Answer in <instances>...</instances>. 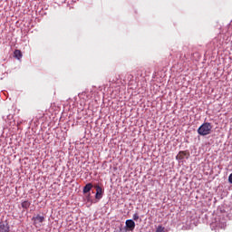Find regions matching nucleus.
<instances>
[{
    "instance_id": "4",
    "label": "nucleus",
    "mask_w": 232,
    "mask_h": 232,
    "mask_svg": "<svg viewBox=\"0 0 232 232\" xmlns=\"http://www.w3.org/2000/svg\"><path fill=\"white\" fill-rule=\"evenodd\" d=\"M0 232H10V227L6 221L0 222Z\"/></svg>"
},
{
    "instance_id": "6",
    "label": "nucleus",
    "mask_w": 232,
    "mask_h": 232,
    "mask_svg": "<svg viewBox=\"0 0 232 232\" xmlns=\"http://www.w3.org/2000/svg\"><path fill=\"white\" fill-rule=\"evenodd\" d=\"M95 198H97L98 200H101V198H102V188H101L100 186H96Z\"/></svg>"
},
{
    "instance_id": "2",
    "label": "nucleus",
    "mask_w": 232,
    "mask_h": 232,
    "mask_svg": "<svg viewBox=\"0 0 232 232\" xmlns=\"http://www.w3.org/2000/svg\"><path fill=\"white\" fill-rule=\"evenodd\" d=\"M34 224L35 227H41V224L44 222V217L37 215L33 218Z\"/></svg>"
},
{
    "instance_id": "1",
    "label": "nucleus",
    "mask_w": 232,
    "mask_h": 232,
    "mask_svg": "<svg viewBox=\"0 0 232 232\" xmlns=\"http://www.w3.org/2000/svg\"><path fill=\"white\" fill-rule=\"evenodd\" d=\"M212 130L213 125L209 122H205L198 129V133L202 137H206V135H209L211 133Z\"/></svg>"
},
{
    "instance_id": "8",
    "label": "nucleus",
    "mask_w": 232,
    "mask_h": 232,
    "mask_svg": "<svg viewBox=\"0 0 232 232\" xmlns=\"http://www.w3.org/2000/svg\"><path fill=\"white\" fill-rule=\"evenodd\" d=\"M14 57H15V59H21L23 57V53L21 52V50H14Z\"/></svg>"
},
{
    "instance_id": "7",
    "label": "nucleus",
    "mask_w": 232,
    "mask_h": 232,
    "mask_svg": "<svg viewBox=\"0 0 232 232\" xmlns=\"http://www.w3.org/2000/svg\"><path fill=\"white\" fill-rule=\"evenodd\" d=\"M92 188H93V185L92 183H88L83 188V193H90L92 191Z\"/></svg>"
},
{
    "instance_id": "5",
    "label": "nucleus",
    "mask_w": 232,
    "mask_h": 232,
    "mask_svg": "<svg viewBox=\"0 0 232 232\" xmlns=\"http://www.w3.org/2000/svg\"><path fill=\"white\" fill-rule=\"evenodd\" d=\"M125 225L129 231H133V229H135V221L132 219L126 220Z\"/></svg>"
},
{
    "instance_id": "10",
    "label": "nucleus",
    "mask_w": 232,
    "mask_h": 232,
    "mask_svg": "<svg viewBox=\"0 0 232 232\" xmlns=\"http://www.w3.org/2000/svg\"><path fill=\"white\" fill-rule=\"evenodd\" d=\"M156 232H166V231L164 230V227L162 226H159L156 229Z\"/></svg>"
},
{
    "instance_id": "9",
    "label": "nucleus",
    "mask_w": 232,
    "mask_h": 232,
    "mask_svg": "<svg viewBox=\"0 0 232 232\" xmlns=\"http://www.w3.org/2000/svg\"><path fill=\"white\" fill-rule=\"evenodd\" d=\"M32 203H30V201H24L22 202V208L24 209H28V208H30Z\"/></svg>"
},
{
    "instance_id": "3",
    "label": "nucleus",
    "mask_w": 232,
    "mask_h": 232,
    "mask_svg": "<svg viewBox=\"0 0 232 232\" xmlns=\"http://www.w3.org/2000/svg\"><path fill=\"white\" fill-rule=\"evenodd\" d=\"M177 160H184V159H189V152L181 150L176 156Z\"/></svg>"
},
{
    "instance_id": "11",
    "label": "nucleus",
    "mask_w": 232,
    "mask_h": 232,
    "mask_svg": "<svg viewBox=\"0 0 232 232\" xmlns=\"http://www.w3.org/2000/svg\"><path fill=\"white\" fill-rule=\"evenodd\" d=\"M139 214L136 213L133 215V220H139Z\"/></svg>"
},
{
    "instance_id": "12",
    "label": "nucleus",
    "mask_w": 232,
    "mask_h": 232,
    "mask_svg": "<svg viewBox=\"0 0 232 232\" xmlns=\"http://www.w3.org/2000/svg\"><path fill=\"white\" fill-rule=\"evenodd\" d=\"M228 182L230 183V184H232V173L229 175V177H228Z\"/></svg>"
}]
</instances>
